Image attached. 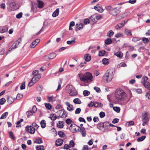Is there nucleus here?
I'll list each match as a JSON object with an SVG mask.
<instances>
[{"label": "nucleus", "mask_w": 150, "mask_h": 150, "mask_svg": "<svg viewBox=\"0 0 150 150\" xmlns=\"http://www.w3.org/2000/svg\"><path fill=\"white\" fill-rule=\"evenodd\" d=\"M78 75L81 81L86 83H88L93 81V76L90 72H87L84 74L79 73Z\"/></svg>", "instance_id": "f257e3e1"}, {"label": "nucleus", "mask_w": 150, "mask_h": 150, "mask_svg": "<svg viewBox=\"0 0 150 150\" xmlns=\"http://www.w3.org/2000/svg\"><path fill=\"white\" fill-rule=\"evenodd\" d=\"M115 96L118 100H123L126 97L127 94L123 90L119 88L116 90Z\"/></svg>", "instance_id": "f03ea898"}, {"label": "nucleus", "mask_w": 150, "mask_h": 150, "mask_svg": "<svg viewBox=\"0 0 150 150\" xmlns=\"http://www.w3.org/2000/svg\"><path fill=\"white\" fill-rule=\"evenodd\" d=\"M113 70L112 69L108 70L104 75L103 77L107 82H110L113 78Z\"/></svg>", "instance_id": "7ed1b4c3"}, {"label": "nucleus", "mask_w": 150, "mask_h": 150, "mask_svg": "<svg viewBox=\"0 0 150 150\" xmlns=\"http://www.w3.org/2000/svg\"><path fill=\"white\" fill-rule=\"evenodd\" d=\"M67 92L69 93L70 96H73L76 95L77 93L76 90L72 85L68 86L66 88Z\"/></svg>", "instance_id": "20e7f679"}, {"label": "nucleus", "mask_w": 150, "mask_h": 150, "mask_svg": "<svg viewBox=\"0 0 150 150\" xmlns=\"http://www.w3.org/2000/svg\"><path fill=\"white\" fill-rule=\"evenodd\" d=\"M13 0H8L7 3V8L10 11L14 10L17 9L16 4L14 1L12 2Z\"/></svg>", "instance_id": "39448f33"}, {"label": "nucleus", "mask_w": 150, "mask_h": 150, "mask_svg": "<svg viewBox=\"0 0 150 150\" xmlns=\"http://www.w3.org/2000/svg\"><path fill=\"white\" fill-rule=\"evenodd\" d=\"M120 12V9L118 7L113 8L111 11H110V14L113 16H117Z\"/></svg>", "instance_id": "423d86ee"}, {"label": "nucleus", "mask_w": 150, "mask_h": 150, "mask_svg": "<svg viewBox=\"0 0 150 150\" xmlns=\"http://www.w3.org/2000/svg\"><path fill=\"white\" fill-rule=\"evenodd\" d=\"M80 128L79 127L74 124H71L69 127L70 130L74 133L79 131Z\"/></svg>", "instance_id": "0eeeda50"}, {"label": "nucleus", "mask_w": 150, "mask_h": 150, "mask_svg": "<svg viewBox=\"0 0 150 150\" xmlns=\"http://www.w3.org/2000/svg\"><path fill=\"white\" fill-rule=\"evenodd\" d=\"M27 131L31 134H34L35 131V128L31 126H27L25 127Z\"/></svg>", "instance_id": "6e6552de"}, {"label": "nucleus", "mask_w": 150, "mask_h": 150, "mask_svg": "<svg viewBox=\"0 0 150 150\" xmlns=\"http://www.w3.org/2000/svg\"><path fill=\"white\" fill-rule=\"evenodd\" d=\"M38 8H43L44 6V4L43 2L41 0H37L36 2H35Z\"/></svg>", "instance_id": "1a4fd4ad"}, {"label": "nucleus", "mask_w": 150, "mask_h": 150, "mask_svg": "<svg viewBox=\"0 0 150 150\" xmlns=\"http://www.w3.org/2000/svg\"><path fill=\"white\" fill-rule=\"evenodd\" d=\"M57 56L56 54L54 53H52L49 54L48 55H47L45 57V59H52L55 57Z\"/></svg>", "instance_id": "9d476101"}, {"label": "nucleus", "mask_w": 150, "mask_h": 150, "mask_svg": "<svg viewBox=\"0 0 150 150\" xmlns=\"http://www.w3.org/2000/svg\"><path fill=\"white\" fill-rule=\"evenodd\" d=\"M31 11L33 13H35L37 11V6L35 2H32L31 4Z\"/></svg>", "instance_id": "9b49d317"}, {"label": "nucleus", "mask_w": 150, "mask_h": 150, "mask_svg": "<svg viewBox=\"0 0 150 150\" xmlns=\"http://www.w3.org/2000/svg\"><path fill=\"white\" fill-rule=\"evenodd\" d=\"M97 127L98 129L103 132H104L106 130L103 122H101L98 124L97 125Z\"/></svg>", "instance_id": "f8f14e48"}, {"label": "nucleus", "mask_w": 150, "mask_h": 150, "mask_svg": "<svg viewBox=\"0 0 150 150\" xmlns=\"http://www.w3.org/2000/svg\"><path fill=\"white\" fill-rule=\"evenodd\" d=\"M40 41V40L39 39H37L33 41L30 45V47L32 48H34Z\"/></svg>", "instance_id": "ddd939ff"}, {"label": "nucleus", "mask_w": 150, "mask_h": 150, "mask_svg": "<svg viewBox=\"0 0 150 150\" xmlns=\"http://www.w3.org/2000/svg\"><path fill=\"white\" fill-rule=\"evenodd\" d=\"M60 112L62 113V115H59V116L60 117L65 118L67 115V113L66 111L63 109L60 110Z\"/></svg>", "instance_id": "4468645a"}, {"label": "nucleus", "mask_w": 150, "mask_h": 150, "mask_svg": "<svg viewBox=\"0 0 150 150\" xmlns=\"http://www.w3.org/2000/svg\"><path fill=\"white\" fill-rule=\"evenodd\" d=\"M79 131L81 133L83 137H85L86 135V131L84 127L80 128Z\"/></svg>", "instance_id": "2eb2a0df"}, {"label": "nucleus", "mask_w": 150, "mask_h": 150, "mask_svg": "<svg viewBox=\"0 0 150 150\" xmlns=\"http://www.w3.org/2000/svg\"><path fill=\"white\" fill-rule=\"evenodd\" d=\"M149 120V118L147 116V113H145L142 117V121L147 123Z\"/></svg>", "instance_id": "dca6fc26"}, {"label": "nucleus", "mask_w": 150, "mask_h": 150, "mask_svg": "<svg viewBox=\"0 0 150 150\" xmlns=\"http://www.w3.org/2000/svg\"><path fill=\"white\" fill-rule=\"evenodd\" d=\"M64 126V122L63 121H59L57 124V126L59 128H63Z\"/></svg>", "instance_id": "f3484780"}, {"label": "nucleus", "mask_w": 150, "mask_h": 150, "mask_svg": "<svg viewBox=\"0 0 150 150\" xmlns=\"http://www.w3.org/2000/svg\"><path fill=\"white\" fill-rule=\"evenodd\" d=\"M21 42V39L20 38H19L18 39L17 41H16L12 45H13V47L15 49L16 48L18 45Z\"/></svg>", "instance_id": "a211bd4d"}, {"label": "nucleus", "mask_w": 150, "mask_h": 150, "mask_svg": "<svg viewBox=\"0 0 150 150\" xmlns=\"http://www.w3.org/2000/svg\"><path fill=\"white\" fill-rule=\"evenodd\" d=\"M94 8L100 13H102L104 11L103 8L98 6V5H97L95 6Z\"/></svg>", "instance_id": "6ab92c4d"}, {"label": "nucleus", "mask_w": 150, "mask_h": 150, "mask_svg": "<svg viewBox=\"0 0 150 150\" xmlns=\"http://www.w3.org/2000/svg\"><path fill=\"white\" fill-rule=\"evenodd\" d=\"M125 23V22H124L123 23L122 22L121 23H119L116 25L115 26V28L117 30H120V28L124 26Z\"/></svg>", "instance_id": "aec40b11"}, {"label": "nucleus", "mask_w": 150, "mask_h": 150, "mask_svg": "<svg viewBox=\"0 0 150 150\" xmlns=\"http://www.w3.org/2000/svg\"><path fill=\"white\" fill-rule=\"evenodd\" d=\"M63 140L60 139H58L56 141L55 144L57 146H60L63 144Z\"/></svg>", "instance_id": "412c9836"}, {"label": "nucleus", "mask_w": 150, "mask_h": 150, "mask_svg": "<svg viewBox=\"0 0 150 150\" xmlns=\"http://www.w3.org/2000/svg\"><path fill=\"white\" fill-rule=\"evenodd\" d=\"M14 100V98L10 96H8L7 98V101L9 104H12Z\"/></svg>", "instance_id": "4be33fe9"}, {"label": "nucleus", "mask_w": 150, "mask_h": 150, "mask_svg": "<svg viewBox=\"0 0 150 150\" xmlns=\"http://www.w3.org/2000/svg\"><path fill=\"white\" fill-rule=\"evenodd\" d=\"M144 87L150 91V83L147 81H145L143 83Z\"/></svg>", "instance_id": "5701e85b"}, {"label": "nucleus", "mask_w": 150, "mask_h": 150, "mask_svg": "<svg viewBox=\"0 0 150 150\" xmlns=\"http://www.w3.org/2000/svg\"><path fill=\"white\" fill-rule=\"evenodd\" d=\"M65 104L68 106L67 108L68 110L70 111L73 110V106L71 105L69 102H66L65 103Z\"/></svg>", "instance_id": "b1692460"}, {"label": "nucleus", "mask_w": 150, "mask_h": 150, "mask_svg": "<svg viewBox=\"0 0 150 150\" xmlns=\"http://www.w3.org/2000/svg\"><path fill=\"white\" fill-rule=\"evenodd\" d=\"M41 75H39L38 76H34L32 79V80L33 81V83H36L41 78Z\"/></svg>", "instance_id": "393cba45"}, {"label": "nucleus", "mask_w": 150, "mask_h": 150, "mask_svg": "<svg viewBox=\"0 0 150 150\" xmlns=\"http://www.w3.org/2000/svg\"><path fill=\"white\" fill-rule=\"evenodd\" d=\"M114 55L117 56V57L119 58L122 57L123 55L122 53L120 51H119L116 52H114Z\"/></svg>", "instance_id": "a878e982"}, {"label": "nucleus", "mask_w": 150, "mask_h": 150, "mask_svg": "<svg viewBox=\"0 0 150 150\" xmlns=\"http://www.w3.org/2000/svg\"><path fill=\"white\" fill-rule=\"evenodd\" d=\"M8 30V28L6 26L1 27L0 28V33H3L6 32Z\"/></svg>", "instance_id": "bb28decb"}, {"label": "nucleus", "mask_w": 150, "mask_h": 150, "mask_svg": "<svg viewBox=\"0 0 150 150\" xmlns=\"http://www.w3.org/2000/svg\"><path fill=\"white\" fill-rule=\"evenodd\" d=\"M59 8H57L53 13L52 14V16L54 17H55L59 15Z\"/></svg>", "instance_id": "cd10ccee"}, {"label": "nucleus", "mask_w": 150, "mask_h": 150, "mask_svg": "<svg viewBox=\"0 0 150 150\" xmlns=\"http://www.w3.org/2000/svg\"><path fill=\"white\" fill-rule=\"evenodd\" d=\"M47 101L49 102H51L55 101V97L53 96H47Z\"/></svg>", "instance_id": "c85d7f7f"}, {"label": "nucleus", "mask_w": 150, "mask_h": 150, "mask_svg": "<svg viewBox=\"0 0 150 150\" xmlns=\"http://www.w3.org/2000/svg\"><path fill=\"white\" fill-rule=\"evenodd\" d=\"M49 117L53 121L55 120L57 118L56 116L53 113L50 114Z\"/></svg>", "instance_id": "c756f323"}, {"label": "nucleus", "mask_w": 150, "mask_h": 150, "mask_svg": "<svg viewBox=\"0 0 150 150\" xmlns=\"http://www.w3.org/2000/svg\"><path fill=\"white\" fill-rule=\"evenodd\" d=\"M84 59L86 62H88L91 60V57L90 55L88 54H86L84 56Z\"/></svg>", "instance_id": "7c9ffc66"}, {"label": "nucleus", "mask_w": 150, "mask_h": 150, "mask_svg": "<svg viewBox=\"0 0 150 150\" xmlns=\"http://www.w3.org/2000/svg\"><path fill=\"white\" fill-rule=\"evenodd\" d=\"M41 126L42 128H45L46 127V122L44 120H42L40 122Z\"/></svg>", "instance_id": "2f4dec72"}, {"label": "nucleus", "mask_w": 150, "mask_h": 150, "mask_svg": "<svg viewBox=\"0 0 150 150\" xmlns=\"http://www.w3.org/2000/svg\"><path fill=\"white\" fill-rule=\"evenodd\" d=\"M73 102L76 104H80L81 102V100L78 98L74 99L73 100Z\"/></svg>", "instance_id": "473e14b6"}, {"label": "nucleus", "mask_w": 150, "mask_h": 150, "mask_svg": "<svg viewBox=\"0 0 150 150\" xmlns=\"http://www.w3.org/2000/svg\"><path fill=\"white\" fill-rule=\"evenodd\" d=\"M76 27L77 28L80 30L82 29L83 28V24L80 23L79 24H77L76 25Z\"/></svg>", "instance_id": "72a5a7b5"}, {"label": "nucleus", "mask_w": 150, "mask_h": 150, "mask_svg": "<svg viewBox=\"0 0 150 150\" xmlns=\"http://www.w3.org/2000/svg\"><path fill=\"white\" fill-rule=\"evenodd\" d=\"M103 63L104 65H107L109 63L108 59L106 58H104L102 60Z\"/></svg>", "instance_id": "f704fd0d"}, {"label": "nucleus", "mask_w": 150, "mask_h": 150, "mask_svg": "<svg viewBox=\"0 0 150 150\" xmlns=\"http://www.w3.org/2000/svg\"><path fill=\"white\" fill-rule=\"evenodd\" d=\"M125 33L128 35H132L131 31L127 29H125Z\"/></svg>", "instance_id": "c9c22d12"}, {"label": "nucleus", "mask_w": 150, "mask_h": 150, "mask_svg": "<svg viewBox=\"0 0 150 150\" xmlns=\"http://www.w3.org/2000/svg\"><path fill=\"white\" fill-rule=\"evenodd\" d=\"M104 125V126L105 127V128L106 129H107L109 127V125L110 123L109 122H103Z\"/></svg>", "instance_id": "e433bc0d"}, {"label": "nucleus", "mask_w": 150, "mask_h": 150, "mask_svg": "<svg viewBox=\"0 0 150 150\" xmlns=\"http://www.w3.org/2000/svg\"><path fill=\"white\" fill-rule=\"evenodd\" d=\"M106 9L108 12L110 14V11H111L112 10V6H107L105 7Z\"/></svg>", "instance_id": "4c0bfd02"}, {"label": "nucleus", "mask_w": 150, "mask_h": 150, "mask_svg": "<svg viewBox=\"0 0 150 150\" xmlns=\"http://www.w3.org/2000/svg\"><path fill=\"white\" fill-rule=\"evenodd\" d=\"M112 42V40L110 38H108L105 40V43L107 45H109Z\"/></svg>", "instance_id": "58836bf2"}, {"label": "nucleus", "mask_w": 150, "mask_h": 150, "mask_svg": "<svg viewBox=\"0 0 150 150\" xmlns=\"http://www.w3.org/2000/svg\"><path fill=\"white\" fill-rule=\"evenodd\" d=\"M46 108L48 110H50L52 108L51 105L49 103H45V104Z\"/></svg>", "instance_id": "ea45409f"}, {"label": "nucleus", "mask_w": 150, "mask_h": 150, "mask_svg": "<svg viewBox=\"0 0 150 150\" xmlns=\"http://www.w3.org/2000/svg\"><path fill=\"white\" fill-rule=\"evenodd\" d=\"M146 136H144L138 138L137 139V141L138 142H141L143 141L146 138Z\"/></svg>", "instance_id": "a19ab883"}, {"label": "nucleus", "mask_w": 150, "mask_h": 150, "mask_svg": "<svg viewBox=\"0 0 150 150\" xmlns=\"http://www.w3.org/2000/svg\"><path fill=\"white\" fill-rule=\"evenodd\" d=\"M36 149L37 150H44V148L43 146L40 145L37 146L36 147Z\"/></svg>", "instance_id": "79ce46f5"}, {"label": "nucleus", "mask_w": 150, "mask_h": 150, "mask_svg": "<svg viewBox=\"0 0 150 150\" xmlns=\"http://www.w3.org/2000/svg\"><path fill=\"white\" fill-rule=\"evenodd\" d=\"M8 115V112H6L3 113L1 117H0L1 119H4L6 118Z\"/></svg>", "instance_id": "37998d69"}, {"label": "nucleus", "mask_w": 150, "mask_h": 150, "mask_svg": "<svg viewBox=\"0 0 150 150\" xmlns=\"http://www.w3.org/2000/svg\"><path fill=\"white\" fill-rule=\"evenodd\" d=\"M33 75L34 76H38L39 75H40L38 73V71L37 70L34 71L33 72Z\"/></svg>", "instance_id": "c03bdc74"}, {"label": "nucleus", "mask_w": 150, "mask_h": 150, "mask_svg": "<svg viewBox=\"0 0 150 150\" xmlns=\"http://www.w3.org/2000/svg\"><path fill=\"white\" fill-rule=\"evenodd\" d=\"M114 34L112 30H110L107 33V36L109 37H110L111 36H112Z\"/></svg>", "instance_id": "a18cd8bd"}, {"label": "nucleus", "mask_w": 150, "mask_h": 150, "mask_svg": "<svg viewBox=\"0 0 150 150\" xmlns=\"http://www.w3.org/2000/svg\"><path fill=\"white\" fill-rule=\"evenodd\" d=\"M103 106V104L101 103H99L98 102L95 103L94 106L95 107H102Z\"/></svg>", "instance_id": "49530a36"}, {"label": "nucleus", "mask_w": 150, "mask_h": 150, "mask_svg": "<svg viewBox=\"0 0 150 150\" xmlns=\"http://www.w3.org/2000/svg\"><path fill=\"white\" fill-rule=\"evenodd\" d=\"M105 54V51L104 50L100 51L99 52L98 55L99 56H103Z\"/></svg>", "instance_id": "de8ad7c7"}, {"label": "nucleus", "mask_w": 150, "mask_h": 150, "mask_svg": "<svg viewBox=\"0 0 150 150\" xmlns=\"http://www.w3.org/2000/svg\"><path fill=\"white\" fill-rule=\"evenodd\" d=\"M90 92L87 90H84L83 91V94L85 96H87L90 94Z\"/></svg>", "instance_id": "09e8293b"}, {"label": "nucleus", "mask_w": 150, "mask_h": 150, "mask_svg": "<svg viewBox=\"0 0 150 150\" xmlns=\"http://www.w3.org/2000/svg\"><path fill=\"white\" fill-rule=\"evenodd\" d=\"M35 142L37 144H41L42 142V140L41 139L39 138L36 139L35 141Z\"/></svg>", "instance_id": "8fccbe9b"}, {"label": "nucleus", "mask_w": 150, "mask_h": 150, "mask_svg": "<svg viewBox=\"0 0 150 150\" xmlns=\"http://www.w3.org/2000/svg\"><path fill=\"white\" fill-rule=\"evenodd\" d=\"M91 18L94 23H96L97 22V21L96 20V19L95 15H93L91 16Z\"/></svg>", "instance_id": "3c124183"}, {"label": "nucleus", "mask_w": 150, "mask_h": 150, "mask_svg": "<svg viewBox=\"0 0 150 150\" xmlns=\"http://www.w3.org/2000/svg\"><path fill=\"white\" fill-rule=\"evenodd\" d=\"M33 113L31 110L28 111L26 112V114L28 117H29V116L32 115Z\"/></svg>", "instance_id": "603ef678"}, {"label": "nucleus", "mask_w": 150, "mask_h": 150, "mask_svg": "<svg viewBox=\"0 0 150 150\" xmlns=\"http://www.w3.org/2000/svg\"><path fill=\"white\" fill-rule=\"evenodd\" d=\"M96 19L97 20H99L102 18L103 17V16L101 15H95Z\"/></svg>", "instance_id": "864d4df0"}, {"label": "nucleus", "mask_w": 150, "mask_h": 150, "mask_svg": "<svg viewBox=\"0 0 150 150\" xmlns=\"http://www.w3.org/2000/svg\"><path fill=\"white\" fill-rule=\"evenodd\" d=\"M126 66H127V65L124 62H122L121 63H120V64H119L117 66L118 68L120 67H124Z\"/></svg>", "instance_id": "5fc2aeb1"}, {"label": "nucleus", "mask_w": 150, "mask_h": 150, "mask_svg": "<svg viewBox=\"0 0 150 150\" xmlns=\"http://www.w3.org/2000/svg\"><path fill=\"white\" fill-rule=\"evenodd\" d=\"M113 109L115 111L117 112H119L120 111V108L119 107H113Z\"/></svg>", "instance_id": "6e6d98bb"}, {"label": "nucleus", "mask_w": 150, "mask_h": 150, "mask_svg": "<svg viewBox=\"0 0 150 150\" xmlns=\"http://www.w3.org/2000/svg\"><path fill=\"white\" fill-rule=\"evenodd\" d=\"M75 144V143L73 140H71L70 141L69 145L70 147H74Z\"/></svg>", "instance_id": "4d7b16f0"}, {"label": "nucleus", "mask_w": 150, "mask_h": 150, "mask_svg": "<svg viewBox=\"0 0 150 150\" xmlns=\"http://www.w3.org/2000/svg\"><path fill=\"white\" fill-rule=\"evenodd\" d=\"M9 137L12 139H13V140L15 139V137L14 136L13 134V133L10 132H9Z\"/></svg>", "instance_id": "13d9d810"}, {"label": "nucleus", "mask_w": 150, "mask_h": 150, "mask_svg": "<svg viewBox=\"0 0 150 150\" xmlns=\"http://www.w3.org/2000/svg\"><path fill=\"white\" fill-rule=\"evenodd\" d=\"M6 99L4 98H2L0 99V105H3L6 102Z\"/></svg>", "instance_id": "bf43d9fd"}, {"label": "nucleus", "mask_w": 150, "mask_h": 150, "mask_svg": "<svg viewBox=\"0 0 150 150\" xmlns=\"http://www.w3.org/2000/svg\"><path fill=\"white\" fill-rule=\"evenodd\" d=\"M75 40H73L71 41H67V44L70 45L74 44L75 43Z\"/></svg>", "instance_id": "052dcab7"}, {"label": "nucleus", "mask_w": 150, "mask_h": 150, "mask_svg": "<svg viewBox=\"0 0 150 150\" xmlns=\"http://www.w3.org/2000/svg\"><path fill=\"white\" fill-rule=\"evenodd\" d=\"M58 135L60 137H63L65 136V134L62 131H59L58 133Z\"/></svg>", "instance_id": "680f3d73"}, {"label": "nucleus", "mask_w": 150, "mask_h": 150, "mask_svg": "<svg viewBox=\"0 0 150 150\" xmlns=\"http://www.w3.org/2000/svg\"><path fill=\"white\" fill-rule=\"evenodd\" d=\"M25 82H23L20 86V88L21 89L23 90L25 88Z\"/></svg>", "instance_id": "e2e57ef3"}, {"label": "nucleus", "mask_w": 150, "mask_h": 150, "mask_svg": "<svg viewBox=\"0 0 150 150\" xmlns=\"http://www.w3.org/2000/svg\"><path fill=\"white\" fill-rule=\"evenodd\" d=\"M105 115V113L103 112H101L99 113L100 117L101 118H103L104 117Z\"/></svg>", "instance_id": "0e129e2a"}, {"label": "nucleus", "mask_w": 150, "mask_h": 150, "mask_svg": "<svg viewBox=\"0 0 150 150\" xmlns=\"http://www.w3.org/2000/svg\"><path fill=\"white\" fill-rule=\"evenodd\" d=\"M23 97V95L22 94L19 93L17 95L16 99L18 100H20L21 98Z\"/></svg>", "instance_id": "69168bd1"}, {"label": "nucleus", "mask_w": 150, "mask_h": 150, "mask_svg": "<svg viewBox=\"0 0 150 150\" xmlns=\"http://www.w3.org/2000/svg\"><path fill=\"white\" fill-rule=\"evenodd\" d=\"M140 39L138 37H135L133 38L132 41L134 42L140 40Z\"/></svg>", "instance_id": "338daca9"}, {"label": "nucleus", "mask_w": 150, "mask_h": 150, "mask_svg": "<svg viewBox=\"0 0 150 150\" xmlns=\"http://www.w3.org/2000/svg\"><path fill=\"white\" fill-rule=\"evenodd\" d=\"M72 121L70 119L68 118L67 119L66 121V122L68 125H69L71 124Z\"/></svg>", "instance_id": "774afa93"}]
</instances>
